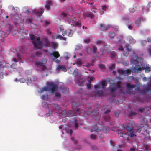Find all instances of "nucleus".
I'll list each match as a JSON object with an SVG mask.
<instances>
[{"label": "nucleus", "instance_id": "f257e3e1", "mask_svg": "<svg viewBox=\"0 0 151 151\" xmlns=\"http://www.w3.org/2000/svg\"><path fill=\"white\" fill-rule=\"evenodd\" d=\"M133 56L131 60V63L135 66L134 68L131 69L132 73H137L145 69V72H148L151 70V68L148 65H145L143 63L142 58H139L135 52L133 51Z\"/></svg>", "mask_w": 151, "mask_h": 151}, {"label": "nucleus", "instance_id": "f03ea898", "mask_svg": "<svg viewBox=\"0 0 151 151\" xmlns=\"http://www.w3.org/2000/svg\"><path fill=\"white\" fill-rule=\"evenodd\" d=\"M30 37L35 48L40 49L44 45L42 42L40 40L39 37H35L32 34L30 35Z\"/></svg>", "mask_w": 151, "mask_h": 151}, {"label": "nucleus", "instance_id": "7ed1b4c3", "mask_svg": "<svg viewBox=\"0 0 151 151\" xmlns=\"http://www.w3.org/2000/svg\"><path fill=\"white\" fill-rule=\"evenodd\" d=\"M46 85L50 88L49 89H48V87H44L42 89V91H50L51 92L53 93L57 89L58 85L53 82H47L46 83Z\"/></svg>", "mask_w": 151, "mask_h": 151}, {"label": "nucleus", "instance_id": "20e7f679", "mask_svg": "<svg viewBox=\"0 0 151 151\" xmlns=\"http://www.w3.org/2000/svg\"><path fill=\"white\" fill-rule=\"evenodd\" d=\"M132 127V125L130 124H129L127 126L126 129L127 131L126 133L122 134L121 133H119V135L121 137H123V135H127L129 136H130L131 137H133L134 136H136V135L134 134V131L132 128L131 127Z\"/></svg>", "mask_w": 151, "mask_h": 151}, {"label": "nucleus", "instance_id": "39448f33", "mask_svg": "<svg viewBox=\"0 0 151 151\" xmlns=\"http://www.w3.org/2000/svg\"><path fill=\"white\" fill-rule=\"evenodd\" d=\"M76 19L75 18L71 16H69L67 19L69 23L72 26H77L81 27V24L76 21Z\"/></svg>", "mask_w": 151, "mask_h": 151}, {"label": "nucleus", "instance_id": "423d86ee", "mask_svg": "<svg viewBox=\"0 0 151 151\" xmlns=\"http://www.w3.org/2000/svg\"><path fill=\"white\" fill-rule=\"evenodd\" d=\"M47 62L46 59H44L41 61H37L35 62V65L39 67L42 71H45L46 69L45 66Z\"/></svg>", "mask_w": 151, "mask_h": 151}, {"label": "nucleus", "instance_id": "0eeeda50", "mask_svg": "<svg viewBox=\"0 0 151 151\" xmlns=\"http://www.w3.org/2000/svg\"><path fill=\"white\" fill-rule=\"evenodd\" d=\"M143 89L142 92H139L140 93H142V94L143 93L145 94L147 92H149L151 90V77L150 78V81L149 83V85L143 86Z\"/></svg>", "mask_w": 151, "mask_h": 151}, {"label": "nucleus", "instance_id": "6e6552de", "mask_svg": "<svg viewBox=\"0 0 151 151\" xmlns=\"http://www.w3.org/2000/svg\"><path fill=\"white\" fill-rule=\"evenodd\" d=\"M126 86L127 88L126 92L127 93L129 94L134 93L132 89L135 87L134 85H131L129 83H128L127 85Z\"/></svg>", "mask_w": 151, "mask_h": 151}, {"label": "nucleus", "instance_id": "1a4fd4ad", "mask_svg": "<svg viewBox=\"0 0 151 151\" xmlns=\"http://www.w3.org/2000/svg\"><path fill=\"white\" fill-rule=\"evenodd\" d=\"M40 12L38 10H36L35 9H34L32 10V12L33 14L38 16H40L43 13V9L42 8H40Z\"/></svg>", "mask_w": 151, "mask_h": 151}, {"label": "nucleus", "instance_id": "9d476101", "mask_svg": "<svg viewBox=\"0 0 151 151\" xmlns=\"http://www.w3.org/2000/svg\"><path fill=\"white\" fill-rule=\"evenodd\" d=\"M117 72L119 73L124 75H129L131 73V71L129 69H127L126 70H123L122 69H118Z\"/></svg>", "mask_w": 151, "mask_h": 151}, {"label": "nucleus", "instance_id": "9b49d317", "mask_svg": "<svg viewBox=\"0 0 151 151\" xmlns=\"http://www.w3.org/2000/svg\"><path fill=\"white\" fill-rule=\"evenodd\" d=\"M52 0H47L46 2V4L45 7L48 10H49L50 9V6L52 5Z\"/></svg>", "mask_w": 151, "mask_h": 151}, {"label": "nucleus", "instance_id": "f8f14e48", "mask_svg": "<svg viewBox=\"0 0 151 151\" xmlns=\"http://www.w3.org/2000/svg\"><path fill=\"white\" fill-rule=\"evenodd\" d=\"M56 70H61L64 72L67 71V69L64 66L58 65L56 68Z\"/></svg>", "mask_w": 151, "mask_h": 151}, {"label": "nucleus", "instance_id": "ddd939ff", "mask_svg": "<svg viewBox=\"0 0 151 151\" xmlns=\"http://www.w3.org/2000/svg\"><path fill=\"white\" fill-rule=\"evenodd\" d=\"M83 16L85 17H89L91 18H92L93 17V16L91 13H89L87 12H83Z\"/></svg>", "mask_w": 151, "mask_h": 151}, {"label": "nucleus", "instance_id": "4468645a", "mask_svg": "<svg viewBox=\"0 0 151 151\" xmlns=\"http://www.w3.org/2000/svg\"><path fill=\"white\" fill-rule=\"evenodd\" d=\"M100 26L101 27V29L103 31H106L110 27L109 25L106 26L102 24H101Z\"/></svg>", "mask_w": 151, "mask_h": 151}, {"label": "nucleus", "instance_id": "2eb2a0df", "mask_svg": "<svg viewBox=\"0 0 151 151\" xmlns=\"http://www.w3.org/2000/svg\"><path fill=\"white\" fill-rule=\"evenodd\" d=\"M43 40L45 43V47L51 45V42H49L48 39L46 37L44 38L43 39Z\"/></svg>", "mask_w": 151, "mask_h": 151}, {"label": "nucleus", "instance_id": "dca6fc26", "mask_svg": "<svg viewBox=\"0 0 151 151\" xmlns=\"http://www.w3.org/2000/svg\"><path fill=\"white\" fill-rule=\"evenodd\" d=\"M50 56H53L56 58H58L60 56V55L58 51H55L50 54Z\"/></svg>", "mask_w": 151, "mask_h": 151}, {"label": "nucleus", "instance_id": "f3484780", "mask_svg": "<svg viewBox=\"0 0 151 151\" xmlns=\"http://www.w3.org/2000/svg\"><path fill=\"white\" fill-rule=\"evenodd\" d=\"M95 95L96 96L100 97L103 96V92L102 91H97L94 92Z\"/></svg>", "mask_w": 151, "mask_h": 151}, {"label": "nucleus", "instance_id": "a211bd4d", "mask_svg": "<svg viewBox=\"0 0 151 151\" xmlns=\"http://www.w3.org/2000/svg\"><path fill=\"white\" fill-rule=\"evenodd\" d=\"M147 108H148V111H149L150 109L149 107H147ZM146 109L147 110V108L146 107H145V108H142V107H141L139 108V111L141 112L144 111H145L146 110Z\"/></svg>", "mask_w": 151, "mask_h": 151}, {"label": "nucleus", "instance_id": "6ab92c4d", "mask_svg": "<svg viewBox=\"0 0 151 151\" xmlns=\"http://www.w3.org/2000/svg\"><path fill=\"white\" fill-rule=\"evenodd\" d=\"M111 58H116V55L114 52H111L110 54Z\"/></svg>", "mask_w": 151, "mask_h": 151}, {"label": "nucleus", "instance_id": "aec40b11", "mask_svg": "<svg viewBox=\"0 0 151 151\" xmlns=\"http://www.w3.org/2000/svg\"><path fill=\"white\" fill-rule=\"evenodd\" d=\"M56 39H59L60 40H66V38L65 37H62L61 35H58L56 37Z\"/></svg>", "mask_w": 151, "mask_h": 151}, {"label": "nucleus", "instance_id": "412c9836", "mask_svg": "<svg viewBox=\"0 0 151 151\" xmlns=\"http://www.w3.org/2000/svg\"><path fill=\"white\" fill-rule=\"evenodd\" d=\"M76 64L79 67L81 66L82 65V63L81 60L79 59L77 61Z\"/></svg>", "mask_w": 151, "mask_h": 151}, {"label": "nucleus", "instance_id": "4be33fe9", "mask_svg": "<svg viewBox=\"0 0 151 151\" xmlns=\"http://www.w3.org/2000/svg\"><path fill=\"white\" fill-rule=\"evenodd\" d=\"M101 84L100 83H99L98 84L94 86V87L96 90H97L99 88L101 87Z\"/></svg>", "mask_w": 151, "mask_h": 151}, {"label": "nucleus", "instance_id": "5701e85b", "mask_svg": "<svg viewBox=\"0 0 151 151\" xmlns=\"http://www.w3.org/2000/svg\"><path fill=\"white\" fill-rule=\"evenodd\" d=\"M52 45L53 47L55 49L57 48L58 46V44L57 43H55L53 42H51V45Z\"/></svg>", "mask_w": 151, "mask_h": 151}, {"label": "nucleus", "instance_id": "b1692460", "mask_svg": "<svg viewBox=\"0 0 151 151\" xmlns=\"http://www.w3.org/2000/svg\"><path fill=\"white\" fill-rule=\"evenodd\" d=\"M147 52L150 56H151V46L147 49Z\"/></svg>", "mask_w": 151, "mask_h": 151}, {"label": "nucleus", "instance_id": "393cba45", "mask_svg": "<svg viewBox=\"0 0 151 151\" xmlns=\"http://www.w3.org/2000/svg\"><path fill=\"white\" fill-rule=\"evenodd\" d=\"M115 35V34L113 32H110L109 33V35L111 38H113Z\"/></svg>", "mask_w": 151, "mask_h": 151}, {"label": "nucleus", "instance_id": "a878e982", "mask_svg": "<svg viewBox=\"0 0 151 151\" xmlns=\"http://www.w3.org/2000/svg\"><path fill=\"white\" fill-rule=\"evenodd\" d=\"M106 84V81L105 80H103L101 82V86H102V88L103 89H104V86H105Z\"/></svg>", "mask_w": 151, "mask_h": 151}, {"label": "nucleus", "instance_id": "bb28decb", "mask_svg": "<svg viewBox=\"0 0 151 151\" xmlns=\"http://www.w3.org/2000/svg\"><path fill=\"white\" fill-rule=\"evenodd\" d=\"M125 47L127 50L128 52H130L131 51V49L129 47V45L128 44H126Z\"/></svg>", "mask_w": 151, "mask_h": 151}, {"label": "nucleus", "instance_id": "cd10ccee", "mask_svg": "<svg viewBox=\"0 0 151 151\" xmlns=\"http://www.w3.org/2000/svg\"><path fill=\"white\" fill-rule=\"evenodd\" d=\"M121 83L120 81H118L117 83V85L118 88L119 89H120V91L121 92H122V90L121 89Z\"/></svg>", "mask_w": 151, "mask_h": 151}, {"label": "nucleus", "instance_id": "c85d7f7f", "mask_svg": "<svg viewBox=\"0 0 151 151\" xmlns=\"http://www.w3.org/2000/svg\"><path fill=\"white\" fill-rule=\"evenodd\" d=\"M99 67L101 70H104L105 68V66L101 64L99 65Z\"/></svg>", "mask_w": 151, "mask_h": 151}, {"label": "nucleus", "instance_id": "c756f323", "mask_svg": "<svg viewBox=\"0 0 151 151\" xmlns=\"http://www.w3.org/2000/svg\"><path fill=\"white\" fill-rule=\"evenodd\" d=\"M115 68V65L114 64H112L109 67V69L111 70L114 69Z\"/></svg>", "mask_w": 151, "mask_h": 151}, {"label": "nucleus", "instance_id": "7c9ffc66", "mask_svg": "<svg viewBox=\"0 0 151 151\" xmlns=\"http://www.w3.org/2000/svg\"><path fill=\"white\" fill-rule=\"evenodd\" d=\"M81 82H80V81H77L76 82V83L79 85V86H82L83 85L84 82L83 81H81Z\"/></svg>", "mask_w": 151, "mask_h": 151}, {"label": "nucleus", "instance_id": "2f4dec72", "mask_svg": "<svg viewBox=\"0 0 151 151\" xmlns=\"http://www.w3.org/2000/svg\"><path fill=\"white\" fill-rule=\"evenodd\" d=\"M117 89V88L116 86L113 87L111 88L110 90L111 92H113L114 90Z\"/></svg>", "mask_w": 151, "mask_h": 151}, {"label": "nucleus", "instance_id": "473e14b6", "mask_svg": "<svg viewBox=\"0 0 151 151\" xmlns=\"http://www.w3.org/2000/svg\"><path fill=\"white\" fill-rule=\"evenodd\" d=\"M35 55L37 56L40 57L42 55V53L41 52H37L35 53Z\"/></svg>", "mask_w": 151, "mask_h": 151}, {"label": "nucleus", "instance_id": "72a5a7b5", "mask_svg": "<svg viewBox=\"0 0 151 151\" xmlns=\"http://www.w3.org/2000/svg\"><path fill=\"white\" fill-rule=\"evenodd\" d=\"M98 130V128L96 127H93V129H91L90 131L91 132H92L94 131H97Z\"/></svg>", "mask_w": 151, "mask_h": 151}, {"label": "nucleus", "instance_id": "f704fd0d", "mask_svg": "<svg viewBox=\"0 0 151 151\" xmlns=\"http://www.w3.org/2000/svg\"><path fill=\"white\" fill-rule=\"evenodd\" d=\"M88 83L87 85V88H88L89 89L91 88V82L89 81H88Z\"/></svg>", "mask_w": 151, "mask_h": 151}, {"label": "nucleus", "instance_id": "c9c22d12", "mask_svg": "<svg viewBox=\"0 0 151 151\" xmlns=\"http://www.w3.org/2000/svg\"><path fill=\"white\" fill-rule=\"evenodd\" d=\"M144 147L146 150H148L149 149V146L147 144H145L144 145Z\"/></svg>", "mask_w": 151, "mask_h": 151}, {"label": "nucleus", "instance_id": "e433bc0d", "mask_svg": "<svg viewBox=\"0 0 151 151\" xmlns=\"http://www.w3.org/2000/svg\"><path fill=\"white\" fill-rule=\"evenodd\" d=\"M107 8V7L106 6L104 5L102 6V9L103 10H106Z\"/></svg>", "mask_w": 151, "mask_h": 151}, {"label": "nucleus", "instance_id": "4c0bfd02", "mask_svg": "<svg viewBox=\"0 0 151 151\" xmlns=\"http://www.w3.org/2000/svg\"><path fill=\"white\" fill-rule=\"evenodd\" d=\"M90 137L92 139H94L96 137V136L94 135L91 134L90 136Z\"/></svg>", "mask_w": 151, "mask_h": 151}, {"label": "nucleus", "instance_id": "58836bf2", "mask_svg": "<svg viewBox=\"0 0 151 151\" xmlns=\"http://www.w3.org/2000/svg\"><path fill=\"white\" fill-rule=\"evenodd\" d=\"M110 143L111 144L112 146H114V141H113L112 140H110Z\"/></svg>", "mask_w": 151, "mask_h": 151}, {"label": "nucleus", "instance_id": "ea45409f", "mask_svg": "<svg viewBox=\"0 0 151 151\" xmlns=\"http://www.w3.org/2000/svg\"><path fill=\"white\" fill-rule=\"evenodd\" d=\"M118 50H120V51H123V47L121 46H119V47L118 48Z\"/></svg>", "mask_w": 151, "mask_h": 151}, {"label": "nucleus", "instance_id": "a19ab883", "mask_svg": "<svg viewBox=\"0 0 151 151\" xmlns=\"http://www.w3.org/2000/svg\"><path fill=\"white\" fill-rule=\"evenodd\" d=\"M55 96L56 97H60V94L59 93H55Z\"/></svg>", "mask_w": 151, "mask_h": 151}, {"label": "nucleus", "instance_id": "79ce46f5", "mask_svg": "<svg viewBox=\"0 0 151 151\" xmlns=\"http://www.w3.org/2000/svg\"><path fill=\"white\" fill-rule=\"evenodd\" d=\"M90 41V39H86L84 40V42L85 43L89 42Z\"/></svg>", "mask_w": 151, "mask_h": 151}, {"label": "nucleus", "instance_id": "37998d69", "mask_svg": "<svg viewBox=\"0 0 151 151\" xmlns=\"http://www.w3.org/2000/svg\"><path fill=\"white\" fill-rule=\"evenodd\" d=\"M17 57L18 58V60H21V59L22 58L20 56L18 53L17 54Z\"/></svg>", "mask_w": 151, "mask_h": 151}, {"label": "nucleus", "instance_id": "c03bdc74", "mask_svg": "<svg viewBox=\"0 0 151 151\" xmlns=\"http://www.w3.org/2000/svg\"><path fill=\"white\" fill-rule=\"evenodd\" d=\"M93 52H94V53H95V52H96V50H97V48H96V47H93Z\"/></svg>", "mask_w": 151, "mask_h": 151}, {"label": "nucleus", "instance_id": "a18cd8bd", "mask_svg": "<svg viewBox=\"0 0 151 151\" xmlns=\"http://www.w3.org/2000/svg\"><path fill=\"white\" fill-rule=\"evenodd\" d=\"M46 25H48L50 24V22L47 21H45L44 22Z\"/></svg>", "mask_w": 151, "mask_h": 151}, {"label": "nucleus", "instance_id": "49530a36", "mask_svg": "<svg viewBox=\"0 0 151 151\" xmlns=\"http://www.w3.org/2000/svg\"><path fill=\"white\" fill-rule=\"evenodd\" d=\"M135 115V114L134 113H133V112H131L129 114V115L130 116H132Z\"/></svg>", "mask_w": 151, "mask_h": 151}, {"label": "nucleus", "instance_id": "de8ad7c7", "mask_svg": "<svg viewBox=\"0 0 151 151\" xmlns=\"http://www.w3.org/2000/svg\"><path fill=\"white\" fill-rule=\"evenodd\" d=\"M47 96H47H45V95H43L41 97V99L42 100H44L45 99V98H46Z\"/></svg>", "mask_w": 151, "mask_h": 151}, {"label": "nucleus", "instance_id": "09e8293b", "mask_svg": "<svg viewBox=\"0 0 151 151\" xmlns=\"http://www.w3.org/2000/svg\"><path fill=\"white\" fill-rule=\"evenodd\" d=\"M78 124L76 122V123H75V127L76 129H77V128L78 127Z\"/></svg>", "mask_w": 151, "mask_h": 151}, {"label": "nucleus", "instance_id": "8fccbe9b", "mask_svg": "<svg viewBox=\"0 0 151 151\" xmlns=\"http://www.w3.org/2000/svg\"><path fill=\"white\" fill-rule=\"evenodd\" d=\"M46 32L49 34H51V32L50 31L49 29H47L46 31Z\"/></svg>", "mask_w": 151, "mask_h": 151}, {"label": "nucleus", "instance_id": "3c124183", "mask_svg": "<svg viewBox=\"0 0 151 151\" xmlns=\"http://www.w3.org/2000/svg\"><path fill=\"white\" fill-rule=\"evenodd\" d=\"M94 62V60H93L92 61V64H89V65H86V66L87 67H88L89 66V65H93V63Z\"/></svg>", "mask_w": 151, "mask_h": 151}, {"label": "nucleus", "instance_id": "603ef678", "mask_svg": "<svg viewBox=\"0 0 151 151\" xmlns=\"http://www.w3.org/2000/svg\"><path fill=\"white\" fill-rule=\"evenodd\" d=\"M123 65L125 66H127L128 64V63L127 62H125L123 63Z\"/></svg>", "mask_w": 151, "mask_h": 151}, {"label": "nucleus", "instance_id": "864d4df0", "mask_svg": "<svg viewBox=\"0 0 151 151\" xmlns=\"http://www.w3.org/2000/svg\"><path fill=\"white\" fill-rule=\"evenodd\" d=\"M77 69H75V70L74 71L73 73L75 75H76V73H77L78 72Z\"/></svg>", "mask_w": 151, "mask_h": 151}, {"label": "nucleus", "instance_id": "5fc2aeb1", "mask_svg": "<svg viewBox=\"0 0 151 151\" xmlns=\"http://www.w3.org/2000/svg\"><path fill=\"white\" fill-rule=\"evenodd\" d=\"M59 28L60 31H62L63 30V28L62 27L60 26Z\"/></svg>", "mask_w": 151, "mask_h": 151}, {"label": "nucleus", "instance_id": "6e6d98bb", "mask_svg": "<svg viewBox=\"0 0 151 151\" xmlns=\"http://www.w3.org/2000/svg\"><path fill=\"white\" fill-rule=\"evenodd\" d=\"M147 78L146 77H144L143 78V80L144 81H146L147 80Z\"/></svg>", "mask_w": 151, "mask_h": 151}, {"label": "nucleus", "instance_id": "4d7b16f0", "mask_svg": "<svg viewBox=\"0 0 151 151\" xmlns=\"http://www.w3.org/2000/svg\"><path fill=\"white\" fill-rule=\"evenodd\" d=\"M131 151H135V149L134 148H131L130 149Z\"/></svg>", "mask_w": 151, "mask_h": 151}, {"label": "nucleus", "instance_id": "13d9d810", "mask_svg": "<svg viewBox=\"0 0 151 151\" xmlns=\"http://www.w3.org/2000/svg\"><path fill=\"white\" fill-rule=\"evenodd\" d=\"M110 111L109 110H107L106 111H105L104 112V113H105V114H106L108 113V112H109Z\"/></svg>", "mask_w": 151, "mask_h": 151}, {"label": "nucleus", "instance_id": "bf43d9fd", "mask_svg": "<svg viewBox=\"0 0 151 151\" xmlns=\"http://www.w3.org/2000/svg\"><path fill=\"white\" fill-rule=\"evenodd\" d=\"M148 42H151V37L150 38H149L147 39Z\"/></svg>", "mask_w": 151, "mask_h": 151}, {"label": "nucleus", "instance_id": "052dcab7", "mask_svg": "<svg viewBox=\"0 0 151 151\" xmlns=\"http://www.w3.org/2000/svg\"><path fill=\"white\" fill-rule=\"evenodd\" d=\"M93 80V78L92 77H91L90 78V80L88 81H90L91 82V81H92Z\"/></svg>", "mask_w": 151, "mask_h": 151}, {"label": "nucleus", "instance_id": "680f3d73", "mask_svg": "<svg viewBox=\"0 0 151 151\" xmlns=\"http://www.w3.org/2000/svg\"><path fill=\"white\" fill-rule=\"evenodd\" d=\"M65 33H66V32H65V31H63L62 33V35L63 36L64 35H65Z\"/></svg>", "mask_w": 151, "mask_h": 151}, {"label": "nucleus", "instance_id": "e2e57ef3", "mask_svg": "<svg viewBox=\"0 0 151 151\" xmlns=\"http://www.w3.org/2000/svg\"><path fill=\"white\" fill-rule=\"evenodd\" d=\"M13 60L14 62H17V60L15 58H14L13 59Z\"/></svg>", "mask_w": 151, "mask_h": 151}, {"label": "nucleus", "instance_id": "0e129e2a", "mask_svg": "<svg viewBox=\"0 0 151 151\" xmlns=\"http://www.w3.org/2000/svg\"><path fill=\"white\" fill-rule=\"evenodd\" d=\"M73 133V131L72 129L70 130V134H72Z\"/></svg>", "mask_w": 151, "mask_h": 151}, {"label": "nucleus", "instance_id": "69168bd1", "mask_svg": "<svg viewBox=\"0 0 151 151\" xmlns=\"http://www.w3.org/2000/svg\"><path fill=\"white\" fill-rule=\"evenodd\" d=\"M139 88H138V87L137 88V89H135V90H136V91H137V92H139Z\"/></svg>", "mask_w": 151, "mask_h": 151}, {"label": "nucleus", "instance_id": "338daca9", "mask_svg": "<svg viewBox=\"0 0 151 151\" xmlns=\"http://www.w3.org/2000/svg\"><path fill=\"white\" fill-rule=\"evenodd\" d=\"M128 28L130 29H132V27L131 26H128Z\"/></svg>", "mask_w": 151, "mask_h": 151}, {"label": "nucleus", "instance_id": "774afa93", "mask_svg": "<svg viewBox=\"0 0 151 151\" xmlns=\"http://www.w3.org/2000/svg\"><path fill=\"white\" fill-rule=\"evenodd\" d=\"M92 11L93 12H97V11L96 10H94V8H92Z\"/></svg>", "mask_w": 151, "mask_h": 151}]
</instances>
